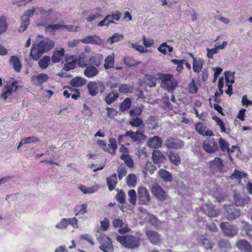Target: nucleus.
<instances>
[{
    "instance_id": "1",
    "label": "nucleus",
    "mask_w": 252,
    "mask_h": 252,
    "mask_svg": "<svg viewBox=\"0 0 252 252\" xmlns=\"http://www.w3.org/2000/svg\"><path fill=\"white\" fill-rule=\"evenodd\" d=\"M54 46V42L49 38H45L38 44H33L31 52L32 58L37 61L42 56L43 54L47 52Z\"/></svg>"
},
{
    "instance_id": "2",
    "label": "nucleus",
    "mask_w": 252,
    "mask_h": 252,
    "mask_svg": "<svg viewBox=\"0 0 252 252\" xmlns=\"http://www.w3.org/2000/svg\"><path fill=\"white\" fill-rule=\"evenodd\" d=\"M116 240L124 247L129 249H136L141 244L140 239L132 235H118Z\"/></svg>"
},
{
    "instance_id": "3",
    "label": "nucleus",
    "mask_w": 252,
    "mask_h": 252,
    "mask_svg": "<svg viewBox=\"0 0 252 252\" xmlns=\"http://www.w3.org/2000/svg\"><path fill=\"white\" fill-rule=\"evenodd\" d=\"M159 79L161 80V87L167 90L168 92H171L175 89L178 84L177 80L171 74H158Z\"/></svg>"
},
{
    "instance_id": "4",
    "label": "nucleus",
    "mask_w": 252,
    "mask_h": 252,
    "mask_svg": "<svg viewBox=\"0 0 252 252\" xmlns=\"http://www.w3.org/2000/svg\"><path fill=\"white\" fill-rule=\"evenodd\" d=\"M97 240L100 244L99 249L104 252H113L114 247L111 239L104 234H101L97 230L95 234Z\"/></svg>"
},
{
    "instance_id": "5",
    "label": "nucleus",
    "mask_w": 252,
    "mask_h": 252,
    "mask_svg": "<svg viewBox=\"0 0 252 252\" xmlns=\"http://www.w3.org/2000/svg\"><path fill=\"white\" fill-rule=\"evenodd\" d=\"M87 88L89 94L92 96L96 95L99 92L103 94L106 89L104 83L100 80L89 82Z\"/></svg>"
},
{
    "instance_id": "6",
    "label": "nucleus",
    "mask_w": 252,
    "mask_h": 252,
    "mask_svg": "<svg viewBox=\"0 0 252 252\" xmlns=\"http://www.w3.org/2000/svg\"><path fill=\"white\" fill-rule=\"evenodd\" d=\"M36 11H37V12H40L42 16L46 17H50L52 13V9L46 11L44 9L40 7H33L31 9L26 11L22 17L27 20H30V18L32 17Z\"/></svg>"
},
{
    "instance_id": "7",
    "label": "nucleus",
    "mask_w": 252,
    "mask_h": 252,
    "mask_svg": "<svg viewBox=\"0 0 252 252\" xmlns=\"http://www.w3.org/2000/svg\"><path fill=\"white\" fill-rule=\"evenodd\" d=\"M220 227L224 234L229 237H233L238 233V228L235 225L230 224L228 222H222Z\"/></svg>"
},
{
    "instance_id": "8",
    "label": "nucleus",
    "mask_w": 252,
    "mask_h": 252,
    "mask_svg": "<svg viewBox=\"0 0 252 252\" xmlns=\"http://www.w3.org/2000/svg\"><path fill=\"white\" fill-rule=\"evenodd\" d=\"M138 199L139 204L141 205H149L151 202V197L148 190L144 187H139L138 189Z\"/></svg>"
},
{
    "instance_id": "9",
    "label": "nucleus",
    "mask_w": 252,
    "mask_h": 252,
    "mask_svg": "<svg viewBox=\"0 0 252 252\" xmlns=\"http://www.w3.org/2000/svg\"><path fill=\"white\" fill-rule=\"evenodd\" d=\"M112 224L114 228H119L118 232L121 234H126L130 231L127 225L125 224L122 219L115 218L112 220Z\"/></svg>"
},
{
    "instance_id": "10",
    "label": "nucleus",
    "mask_w": 252,
    "mask_h": 252,
    "mask_svg": "<svg viewBox=\"0 0 252 252\" xmlns=\"http://www.w3.org/2000/svg\"><path fill=\"white\" fill-rule=\"evenodd\" d=\"M203 148L208 153H214L219 149L217 143L214 139L205 140L203 143Z\"/></svg>"
},
{
    "instance_id": "11",
    "label": "nucleus",
    "mask_w": 252,
    "mask_h": 252,
    "mask_svg": "<svg viewBox=\"0 0 252 252\" xmlns=\"http://www.w3.org/2000/svg\"><path fill=\"white\" fill-rule=\"evenodd\" d=\"M17 88L16 81L7 83L2 89L3 93L1 95V97L6 100L12 92H15L17 90Z\"/></svg>"
},
{
    "instance_id": "12",
    "label": "nucleus",
    "mask_w": 252,
    "mask_h": 252,
    "mask_svg": "<svg viewBox=\"0 0 252 252\" xmlns=\"http://www.w3.org/2000/svg\"><path fill=\"white\" fill-rule=\"evenodd\" d=\"M225 216L229 220H236L240 216V211L233 206H228L226 208Z\"/></svg>"
},
{
    "instance_id": "13",
    "label": "nucleus",
    "mask_w": 252,
    "mask_h": 252,
    "mask_svg": "<svg viewBox=\"0 0 252 252\" xmlns=\"http://www.w3.org/2000/svg\"><path fill=\"white\" fill-rule=\"evenodd\" d=\"M152 191L155 196L161 201L165 200L167 198L165 191L158 184H155L152 187Z\"/></svg>"
},
{
    "instance_id": "14",
    "label": "nucleus",
    "mask_w": 252,
    "mask_h": 252,
    "mask_svg": "<svg viewBox=\"0 0 252 252\" xmlns=\"http://www.w3.org/2000/svg\"><path fill=\"white\" fill-rule=\"evenodd\" d=\"M165 145L168 149H178L183 147L184 145V143L180 139L168 138L166 140Z\"/></svg>"
},
{
    "instance_id": "15",
    "label": "nucleus",
    "mask_w": 252,
    "mask_h": 252,
    "mask_svg": "<svg viewBox=\"0 0 252 252\" xmlns=\"http://www.w3.org/2000/svg\"><path fill=\"white\" fill-rule=\"evenodd\" d=\"M80 41L85 44H92L100 45L102 44L103 40L100 39L99 36L97 35H88L83 39Z\"/></svg>"
},
{
    "instance_id": "16",
    "label": "nucleus",
    "mask_w": 252,
    "mask_h": 252,
    "mask_svg": "<svg viewBox=\"0 0 252 252\" xmlns=\"http://www.w3.org/2000/svg\"><path fill=\"white\" fill-rule=\"evenodd\" d=\"M146 236L149 241L154 245H158L160 243V235L157 232L151 230L146 231Z\"/></svg>"
},
{
    "instance_id": "17",
    "label": "nucleus",
    "mask_w": 252,
    "mask_h": 252,
    "mask_svg": "<svg viewBox=\"0 0 252 252\" xmlns=\"http://www.w3.org/2000/svg\"><path fill=\"white\" fill-rule=\"evenodd\" d=\"M99 70L96 67L89 64L84 70V75L88 78H93L98 75Z\"/></svg>"
},
{
    "instance_id": "18",
    "label": "nucleus",
    "mask_w": 252,
    "mask_h": 252,
    "mask_svg": "<svg viewBox=\"0 0 252 252\" xmlns=\"http://www.w3.org/2000/svg\"><path fill=\"white\" fill-rule=\"evenodd\" d=\"M209 164L210 169L214 172L221 171L224 166L222 160L219 158H215L214 160L210 162Z\"/></svg>"
},
{
    "instance_id": "19",
    "label": "nucleus",
    "mask_w": 252,
    "mask_h": 252,
    "mask_svg": "<svg viewBox=\"0 0 252 252\" xmlns=\"http://www.w3.org/2000/svg\"><path fill=\"white\" fill-rule=\"evenodd\" d=\"M152 158L153 161L156 164L165 163L166 160L165 157L158 150H155L153 151Z\"/></svg>"
},
{
    "instance_id": "20",
    "label": "nucleus",
    "mask_w": 252,
    "mask_h": 252,
    "mask_svg": "<svg viewBox=\"0 0 252 252\" xmlns=\"http://www.w3.org/2000/svg\"><path fill=\"white\" fill-rule=\"evenodd\" d=\"M126 135L130 138L134 142L139 141L141 139L144 140L146 137V136L143 134V133L141 131L138 130L134 132L130 130L126 133Z\"/></svg>"
},
{
    "instance_id": "21",
    "label": "nucleus",
    "mask_w": 252,
    "mask_h": 252,
    "mask_svg": "<svg viewBox=\"0 0 252 252\" xmlns=\"http://www.w3.org/2000/svg\"><path fill=\"white\" fill-rule=\"evenodd\" d=\"M49 79V76L44 73H40L37 75L33 76L32 81L35 85L41 86L43 83L46 82Z\"/></svg>"
},
{
    "instance_id": "22",
    "label": "nucleus",
    "mask_w": 252,
    "mask_h": 252,
    "mask_svg": "<svg viewBox=\"0 0 252 252\" xmlns=\"http://www.w3.org/2000/svg\"><path fill=\"white\" fill-rule=\"evenodd\" d=\"M196 130L201 135L203 136H211L214 135L213 132L207 130V127L201 123H198L195 125Z\"/></svg>"
},
{
    "instance_id": "23",
    "label": "nucleus",
    "mask_w": 252,
    "mask_h": 252,
    "mask_svg": "<svg viewBox=\"0 0 252 252\" xmlns=\"http://www.w3.org/2000/svg\"><path fill=\"white\" fill-rule=\"evenodd\" d=\"M147 144L150 148L158 149L161 147L162 140L160 137L155 136L149 138Z\"/></svg>"
},
{
    "instance_id": "24",
    "label": "nucleus",
    "mask_w": 252,
    "mask_h": 252,
    "mask_svg": "<svg viewBox=\"0 0 252 252\" xmlns=\"http://www.w3.org/2000/svg\"><path fill=\"white\" fill-rule=\"evenodd\" d=\"M236 246L239 250L244 252H252V246L246 240L239 241L236 244Z\"/></svg>"
},
{
    "instance_id": "25",
    "label": "nucleus",
    "mask_w": 252,
    "mask_h": 252,
    "mask_svg": "<svg viewBox=\"0 0 252 252\" xmlns=\"http://www.w3.org/2000/svg\"><path fill=\"white\" fill-rule=\"evenodd\" d=\"M103 60V56L101 54H97L92 56L89 59V64L98 67L100 65Z\"/></svg>"
},
{
    "instance_id": "26",
    "label": "nucleus",
    "mask_w": 252,
    "mask_h": 252,
    "mask_svg": "<svg viewBox=\"0 0 252 252\" xmlns=\"http://www.w3.org/2000/svg\"><path fill=\"white\" fill-rule=\"evenodd\" d=\"M100 188L99 185H94L92 187H88L84 185H80L79 189L84 194H92L96 192Z\"/></svg>"
},
{
    "instance_id": "27",
    "label": "nucleus",
    "mask_w": 252,
    "mask_h": 252,
    "mask_svg": "<svg viewBox=\"0 0 252 252\" xmlns=\"http://www.w3.org/2000/svg\"><path fill=\"white\" fill-rule=\"evenodd\" d=\"M87 82V80L81 77H75L72 78L69 83V84L75 87H81L85 85Z\"/></svg>"
},
{
    "instance_id": "28",
    "label": "nucleus",
    "mask_w": 252,
    "mask_h": 252,
    "mask_svg": "<svg viewBox=\"0 0 252 252\" xmlns=\"http://www.w3.org/2000/svg\"><path fill=\"white\" fill-rule=\"evenodd\" d=\"M117 182V177L116 173L112 174L111 176L106 178L107 185L108 189L110 191L115 189Z\"/></svg>"
},
{
    "instance_id": "29",
    "label": "nucleus",
    "mask_w": 252,
    "mask_h": 252,
    "mask_svg": "<svg viewBox=\"0 0 252 252\" xmlns=\"http://www.w3.org/2000/svg\"><path fill=\"white\" fill-rule=\"evenodd\" d=\"M235 204L237 207H243L250 201L249 197L243 198L239 194H236L234 196Z\"/></svg>"
},
{
    "instance_id": "30",
    "label": "nucleus",
    "mask_w": 252,
    "mask_h": 252,
    "mask_svg": "<svg viewBox=\"0 0 252 252\" xmlns=\"http://www.w3.org/2000/svg\"><path fill=\"white\" fill-rule=\"evenodd\" d=\"M189 55L193 58V70L195 72H199L203 67V61L200 59H197L193 57V55L191 53L189 54Z\"/></svg>"
},
{
    "instance_id": "31",
    "label": "nucleus",
    "mask_w": 252,
    "mask_h": 252,
    "mask_svg": "<svg viewBox=\"0 0 252 252\" xmlns=\"http://www.w3.org/2000/svg\"><path fill=\"white\" fill-rule=\"evenodd\" d=\"M158 174L165 182H171L173 180L172 174L166 170L161 169L158 172Z\"/></svg>"
},
{
    "instance_id": "32",
    "label": "nucleus",
    "mask_w": 252,
    "mask_h": 252,
    "mask_svg": "<svg viewBox=\"0 0 252 252\" xmlns=\"http://www.w3.org/2000/svg\"><path fill=\"white\" fill-rule=\"evenodd\" d=\"M146 123L148 126V128L153 130L156 128L158 126V120L157 118L154 116H150L146 120Z\"/></svg>"
},
{
    "instance_id": "33",
    "label": "nucleus",
    "mask_w": 252,
    "mask_h": 252,
    "mask_svg": "<svg viewBox=\"0 0 252 252\" xmlns=\"http://www.w3.org/2000/svg\"><path fill=\"white\" fill-rule=\"evenodd\" d=\"M204 213L210 217H216L219 215V213L211 206L204 205L202 207Z\"/></svg>"
},
{
    "instance_id": "34",
    "label": "nucleus",
    "mask_w": 252,
    "mask_h": 252,
    "mask_svg": "<svg viewBox=\"0 0 252 252\" xmlns=\"http://www.w3.org/2000/svg\"><path fill=\"white\" fill-rule=\"evenodd\" d=\"M10 63L12 65L14 70L19 72L21 69V63L19 59L15 56L10 57L9 60Z\"/></svg>"
},
{
    "instance_id": "35",
    "label": "nucleus",
    "mask_w": 252,
    "mask_h": 252,
    "mask_svg": "<svg viewBox=\"0 0 252 252\" xmlns=\"http://www.w3.org/2000/svg\"><path fill=\"white\" fill-rule=\"evenodd\" d=\"M168 158L170 161L175 165H178L181 163L180 157L179 154L175 152H170Z\"/></svg>"
},
{
    "instance_id": "36",
    "label": "nucleus",
    "mask_w": 252,
    "mask_h": 252,
    "mask_svg": "<svg viewBox=\"0 0 252 252\" xmlns=\"http://www.w3.org/2000/svg\"><path fill=\"white\" fill-rule=\"evenodd\" d=\"M76 65V61L72 58H68L66 59V63L64 64L63 69L67 71L75 68Z\"/></svg>"
},
{
    "instance_id": "37",
    "label": "nucleus",
    "mask_w": 252,
    "mask_h": 252,
    "mask_svg": "<svg viewBox=\"0 0 252 252\" xmlns=\"http://www.w3.org/2000/svg\"><path fill=\"white\" fill-rule=\"evenodd\" d=\"M64 50L63 48H61L60 50H56L53 53L51 57L52 61L55 63L59 62L64 55Z\"/></svg>"
},
{
    "instance_id": "38",
    "label": "nucleus",
    "mask_w": 252,
    "mask_h": 252,
    "mask_svg": "<svg viewBox=\"0 0 252 252\" xmlns=\"http://www.w3.org/2000/svg\"><path fill=\"white\" fill-rule=\"evenodd\" d=\"M87 204L77 205L74 209L75 216L83 215L87 212Z\"/></svg>"
},
{
    "instance_id": "39",
    "label": "nucleus",
    "mask_w": 252,
    "mask_h": 252,
    "mask_svg": "<svg viewBox=\"0 0 252 252\" xmlns=\"http://www.w3.org/2000/svg\"><path fill=\"white\" fill-rule=\"evenodd\" d=\"M119 96V94L117 92L112 91L106 95L105 101L107 104H111L118 98Z\"/></svg>"
},
{
    "instance_id": "40",
    "label": "nucleus",
    "mask_w": 252,
    "mask_h": 252,
    "mask_svg": "<svg viewBox=\"0 0 252 252\" xmlns=\"http://www.w3.org/2000/svg\"><path fill=\"white\" fill-rule=\"evenodd\" d=\"M124 63L128 67H132L140 64V62L136 61L132 57L127 56L123 59Z\"/></svg>"
},
{
    "instance_id": "41",
    "label": "nucleus",
    "mask_w": 252,
    "mask_h": 252,
    "mask_svg": "<svg viewBox=\"0 0 252 252\" xmlns=\"http://www.w3.org/2000/svg\"><path fill=\"white\" fill-rule=\"evenodd\" d=\"M127 185L130 188L135 187L137 183V177L134 174H129L126 178Z\"/></svg>"
},
{
    "instance_id": "42",
    "label": "nucleus",
    "mask_w": 252,
    "mask_h": 252,
    "mask_svg": "<svg viewBox=\"0 0 252 252\" xmlns=\"http://www.w3.org/2000/svg\"><path fill=\"white\" fill-rule=\"evenodd\" d=\"M38 139L34 136L26 137L23 139L19 143L17 149H19L22 145L30 143H35L38 141Z\"/></svg>"
},
{
    "instance_id": "43",
    "label": "nucleus",
    "mask_w": 252,
    "mask_h": 252,
    "mask_svg": "<svg viewBox=\"0 0 252 252\" xmlns=\"http://www.w3.org/2000/svg\"><path fill=\"white\" fill-rule=\"evenodd\" d=\"M104 67L105 69L112 68L114 65V56L110 55L107 56L104 60Z\"/></svg>"
},
{
    "instance_id": "44",
    "label": "nucleus",
    "mask_w": 252,
    "mask_h": 252,
    "mask_svg": "<svg viewBox=\"0 0 252 252\" xmlns=\"http://www.w3.org/2000/svg\"><path fill=\"white\" fill-rule=\"evenodd\" d=\"M128 196L129 202L133 206H135L137 201V195L135 190L133 189H130L128 192Z\"/></svg>"
},
{
    "instance_id": "45",
    "label": "nucleus",
    "mask_w": 252,
    "mask_h": 252,
    "mask_svg": "<svg viewBox=\"0 0 252 252\" xmlns=\"http://www.w3.org/2000/svg\"><path fill=\"white\" fill-rule=\"evenodd\" d=\"M109 144H108L109 147V153L112 155H114L116 152V150L117 149V145L116 140L113 138H110L109 140Z\"/></svg>"
},
{
    "instance_id": "46",
    "label": "nucleus",
    "mask_w": 252,
    "mask_h": 252,
    "mask_svg": "<svg viewBox=\"0 0 252 252\" xmlns=\"http://www.w3.org/2000/svg\"><path fill=\"white\" fill-rule=\"evenodd\" d=\"M120 158L124 160L126 164L129 167L131 168L134 165V163L130 156L126 154H123Z\"/></svg>"
},
{
    "instance_id": "47",
    "label": "nucleus",
    "mask_w": 252,
    "mask_h": 252,
    "mask_svg": "<svg viewBox=\"0 0 252 252\" xmlns=\"http://www.w3.org/2000/svg\"><path fill=\"white\" fill-rule=\"evenodd\" d=\"M50 58L49 56H45L38 62L39 66L42 69L46 68L50 63Z\"/></svg>"
},
{
    "instance_id": "48",
    "label": "nucleus",
    "mask_w": 252,
    "mask_h": 252,
    "mask_svg": "<svg viewBox=\"0 0 252 252\" xmlns=\"http://www.w3.org/2000/svg\"><path fill=\"white\" fill-rule=\"evenodd\" d=\"M219 143L220 144V148L222 151L224 152L227 151L228 152H233L232 150L230 151V149L229 148V143L223 138H220L219 140Z\"/></svg>"
},
{
    "instance_id": "49",
    "label": "nucleus",
    "mask_w": 252,
    "mask_h": 252,
    "mask_svg": "<svg viewBox=\"0 0 252 252\" xmlns=\"http://www.w3.org/2000/svg\"><path fill=\"white\" fill-rule=\"evenodd\" d=\"M131 104V102L130 99L129 98H126L120 104L119 109L121 111H125L130 107Z\"/></svg>"
},
{
    "instance_id": "50",
    "label": "nucleus",
    "mask_w": 252,
    "mask_h": 252,
    "mask_svg": "<svg viewBox=\"0 0 252 252\" xmlns=\"http://www.w3.org/2000/svg\"><path fill=\"white\" fill-rule=\"evenodd\" d=\"M146 84L151 88L156 86L157 81V78L154 75L146 76Z\"/></svg>"
},
{
    "instance_id": "51",
    "label": "nucleus",
    "mask_w": 252,
    "mask_h": 252,
    "mask_svg": "<svg viewBox=\"0 0 252 252\" xmlns=\"http://www.w3.org/2000/svg\"><path fill=\"white\" fill-rule=\"evenodd\" d=\"M129 124L134 127H138L142 125L144 126L143 121L139 118L136 117L131 119L129 122Z\"/></svg>"
},
{
    "instance_id": "52",
    "label": "nucleus",
    "mask_w": 252,
    "mask_h": 252,
    "mask_svg": "<svg viewBox=\"0 0 252 252\" xmlns=\"http://www.w3.org/2000/svg\"><path fill=\"white\" fill-rule=\"evenodd\" d=\"M124 37V36L123 34H120L116 33L114 34L111 37H109L107 40V42L110 44H112L115 42L120 41L121 39H123Z\"/></svg>"
},
{
    "instance_id": "53",
    "label": "nucleus",
    "mask_w": 252,
    "mask_h": 252,
    "mask_svg": "<svg viewBox=\"0 0 252 252\" xmlns=\"http://www.w3.org/2000/svg\"><path fill=\"white\" fill-rule=\"evenodd\" d=\"M200 241L202 245L205 249L211 250L213 249L214 244L209 239L202 238H201Z\"/></svg>"
},
{
    "instance_id": "54",
    "label": "nucleus",
    "mask_w": 252,
    "mask_h": 252,
    "mask_svg": "<svg viewBox=\"0 0 252 252\" xmlns=\"http://www.w3.org/2000/svg\"><path fill=\"white\" fill-rule=\"evenodd\" d=\"M21 26H20L18 32H25L27 29L28 28L29 24H30V20H27L21 17Z\"/></svg>"
},
{
    "instance_id": "55",
    "label": "nucleus",
    "mask_w": 252,
    "mask_h": 252,
    "mask_svg": "<svg viewBox=\"0 0 252 252\" xmlns=\"http://www.w3.org/2000/svg\"><path fill=\"white\" fill-rule=\"evenodd\" d=\"M118 178L120 180L126 175L127 173L126 168L125 166L121 165L117 169Z\"/></svg>"
},
{
    "instance_id": "56",
    "label": "nucleus",
    "mask_w": 252,
    "mask_h": 252,
    "mask_svg": "<svg viewBox=\"0 0 252 252\" xmlns=\"http://www.w3.org/2000/svg\"><path fill=\"white\" fill-rule=\"evenodd\" d=\"M7 28L6 18L4 16L0 17V34L4 32Z\"/></svg>"
},
{
    "instance_id": "57",
    "label": "nucleus",
    "mask_w": 252,
    "mask_h": 252,
    "mask_svg": "<svg viewBox=\"0 0 252 252\" xmlns=\"http://www.w3.org/2000/svg\"><path fill=\"white\" fill-rule=\"evenodd\" d=\"M116 199L121 204L126 202V194L123 190H120L116 196Z\"/></svg>"
},
{
    "instance_id": "58",
    "label": "nucleus",
    "mask_w": 252,
    "mask_h": 252,
    "mask_svg": "<svg viewBox=\"0 0 252 252\" xmlns=\"http://www.w3.org/2000/svg\"><path fill=\"white\" fill-rule=\"evenodd\" d=\"M219 248L221 250H225L231 248L229 241L227 240L221 239L218 242Z\"/></svg>"
},
{
    "instance_id": "59",
    "label": "nucleus",
    "mask_w": 252,
    "mask_h": 252,
    "mask_svg": "<svg viewBox=\"0 0 252 252\" xmlns=\"http://www.w3.org/2000/svg\"><path fill=\"white\" fill-rule=\"evenodd\" d=\"M234 74L235 72L231 71H227L224 73L226 83H230V84L234 83Z\"/></svg>"
},
{
    "instance_id": "60",
    "label": "nucleus",
    "mask_w": 252,
    "mask_h": 252,
    "mask_svg": "<svg viewBox=\"0 0 252 252\" xmlns=\"http://www.w3.org/2000/svg\"><path fill=\"white\" fill-rule=\"evenodd\" d=\"M100 229L104 231H107L110 226V222L109 219L107 218H105L100 222Z\"/></svg>"
},
{
    "instance_id": "61",
    "label": "nucleus",
    "mask_w": 252,
    "mask_h": 252,
    "mask_svg": "<svg viewBox=\"0 0 252 252\" xmlns=\"http://www.w3.org/2000/svg\"><path fill=\"white\" fill-rule=\"evenodd\" d=\"M119 91L123 94L131 92V87L127 84H122L119 87Z\"/></svg>"
},
{
    "instance_id": "62",
    "label": "nucleus",
    "mask_w": 252,
    "mask_h": 252,
    "mask_svg": "<svg viewBox=\"0 0 252 252\" xmlns=\"http://www.w3.org/2000/svg\"><path fill=\"white\" fill-rule=\"evenodd\" d=\"M68 226L67 219L63 218L56 224L55 227L59 229H65Z\"/></svg>"
},
{
    "instance_id": "63",
    "label": "nucleus",
    "mask_w": 252,
    "mask_h": 252,
    "mask_svg": "<svg viewBox=\"0 0 252 252\" xmlns=\"http://www.w3.org/2000/svg\"><path fill=\"white\" fill-rule=\"evenodd\" d=\"M189 92L190 94H194L197 92V87L195 83V80L192 79L191 83L189 85Z\"/></svg>"
},
{
    "instance_id": "64",
    "label": "nucleus",
    "mask_w": 252,
    "mask_h": 252,
    "mask_svg": "<svg viewBox=\"0 0 252 252\" xmlns=\"http://www.w3.org/2000/svg\"><path fill=\"white\" fill-rule=\"evenodd\" d=\"M67 89H69V92H71V96L72 98L77 99L78 97H80V92L78 89L72 88L71 87H67Z\"/></svg>"
}]
</instances>
